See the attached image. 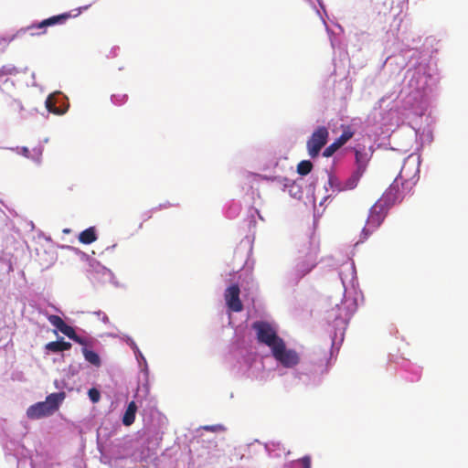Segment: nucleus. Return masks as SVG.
<instances>
[{
	"instance_id": "f257e3e1",
	"label": "nucleus",
	"mask_w": 468,
	"mask_h": 468,
	"mask_svg": "<svg viewBox=\"0 0 468 468\" xmlns=\"http://www.w3.org/2000/svg\"><path fill=\"white\" fill-rule=\"evenodd\" d=\"M414 183L405 178L404 167L400 170L399 176L395 178L389 187L383 194L382 199L388 206H392L401 202L403 198L410 193Z\"/></svg>"
},
{
	"instance_id": "f03ea898",
	"label": "nucleus",
	"mask_w": 468,
	"mask_h": 468,
	"mask_svg": "<svg viewBox=\"0 0 468 468\" xmlns=\"http://www.w3.org/2000/svg\"><path fill=\"white\" fill-rule=\"evenodd\" d=\"M65 397L63 391L48 395L45 401L37 402L27 409V417L29 419H40L52 415L58 409Z\"/></svg>"
},
{
	"instance_id": "7ed1b4c3",
	"label": "nucleus",
	"mask_w": 468,
	"mask_h": 468,
	"mask_svg": "<svg viewBox=\"0 0 468 468\" xmlns=\"http://www.w3.org/2000/svg\"><path fill=\"white\" fill-rule=\"evenodd\" d=\"M252 329L256 332L258 342L266 345L271 351L283 340L268 322L256 321L252 324Z\"/></svg>"
},
{
	"instance_id": "20e7f679",
	"label": "nucleus",
	"mask_w": 468,
	"mask_h": 468,
	"mask_svg": "<svg viewBox=\"0 0 468 468\" xmlns=\"http://www.w3.org/2000/svg\"><path fill=\"white\" fill-rule=\"evenodd\" d=\"M329 131L325 126H318L306 142V148L311 158H316L327 144Z\"/></svg>"
},
{
	"instance_id": "39448f33",
	"label": "nucleus",
	"mask_w": 468,
	"mask_h": 468,
	"mask_svg": "<svg viewBox=\"0 0 468 468\" xmlns=\"http://www.w3.org/2000/svg\"><path fill=\"white\" fill-rule=\"evenodd\" d=\"M273 357L284 367H293L300 362L298 353L293 349H287L284 341L280 343L271 351Z\"/></svg>"
},
{
	"instance_id": "423d86ee",
	"label": "nucleus",
	"mask_w": 468,
	"mask_h": 468,
	"mask_svg": "<svg viewBox=\"0 0 468 468\" xmlns=\"http://www.w3.org/2000/svg\"><path fill=\"white\" fill-rule=\"evenodd\" d=\"M72 17V15L69 12L63 13L58 16H53L43 21L33 24L27 27L25 30L30 31L31 36L41 35L45 33V28L48 27L55 26V25H62L65 24L69 18Z\"/></svg>"
},
{
	"instance_id": "0eeeda50",
	"label": "nucleus",
	"mask_w": 468,
	"mask_h": 468,
	"mask_svg": "<svg viewBox=\"0 0 468 468\" xmlns=\"http://www.w3.org/2000/svg\"><path fill=\"white\" fill-rule=\"evenodd\" d=\"M317 263L316 250L311 251L302 250L297 259L296 271L300 277H303L310 272Z\"/></svg>"
},
{
	"instance_id": "6e6552de",
	"label": "nucleus",
	"mask_w": 468,
	"mask_h": 468,
	"mask_svg": "<svg viewBox=\"0 0 468 468\" xmlns=\"http://www.w3.org/2000/svg\"><path fill=\"white\" fill-rule=\"evenodd\" d=\"M240 290L238 284H232L228 287L224 293V298L228 308L235 313L243 310V304L239 298Z\"/></svg>"
},
{
	"instance_id": "1a4fd4ad",
	"label": "nucleus",
	"mask_w": 468,
	"mask_h": 468,
	"mask_svg": "<svg viewBox=\"0 0 468 468\" xmlns=\"http://www.w3.org/2000/svg\"><path fill=\"white\" fill-rule=\"evenodd\" d=\"M378 206H374L369 212L367 225L362 229L365 239H367L371 232L377 229L384 219V216L380 211H378Z\"/></svg>"
},
{
	"instance_id": "9d476101",
	"label": "nucleus",
	"mask_w": 468,
	"mask_h": 468,
	"mask_svg": "<svg viewBox=\"0 0 468 468\" xmlns=\"http://www.w3.org/2000/svg\"><path fill=\"white\" fill-rule=\"evenodd\" d=\"M0 103L7 112H20L23 109L20 101L8 96L3 90H0Z\"/></svg>"
},
{
	"instance_id": "9b49d317",
	"label": "nucleus",
	"mask_w": 468,
	"mask_h": 468,
	"mask_svg": "<svg viewBox=\"0 0 468 468\" xmlns=\"http://www.w3.org/2000/svg\"><path fill=\"white\" fill-rule=\"evenodd\" d=\"M355 157H356V169L359 172L365 173L369 162V156L367 153L361 150H355Z\"/></svg>"
},
{
	"instance_id": "f8f14e48",
	"label": "nucleus",
	"mask_w": 468,
	"mask_h": 468,
	"mask_svg": "<svg viewBox=\"0 0 468 468\" xmlns=\"http://www.w3.org/2000/svg\"><path fill=\"white\" fill-rule=\"evenodd\" d=\"M137 411V406L134 401H131L122 417V423L125 426H131L135 420V414Z\"/></svg>"
},
{
	"instance_id": "ddd939ff",
	"label": "nucleus",
	"mask_w": 468,
	"mask_h": 468,
	"mask_svg": "<svg viewBox=\"0 0 468 468\" xmlns=\"http://www.w3.org/2000/svg\"><path fill=\"white\" fill-rule=\"evenodd\" d=\"M363 175L364 173L355 170L351 176L344 182L342 190H352L356 188Z\"/></svg>"
},
{
	"instance_id": "4468645a",
	"label": "nucleus",
	"mask_w": 468,
	"mask_h": 468,
	"mask_svg": "<svg viewBox=\"0 0 468 468\" xmlns=\"http://www.w3.org/2000/svg\"><path fill=\"white\" fill-rule=\"evenodd\" d=\"M97 239L96 229L94 227H90L79 235V240L82 244H90Z\"/></svg>"
},
{
	"instance_id": "2eb2a0df",
	"label": "nucleus",
	"mask_w": 468,
	"mask_h": 468,
	"mask_svg": "<svg viewBox=\"0 0 468 468\" xmlns=\"http://www.w3.org/2000/svg\"><path fill=\"white\" fill-rule=\"evenodd\" d=\"M342 134L335 140L338 146L345 145L355 134V131L349 125H342Z\"/></svg>"
},
{
	"instance_id": "dca6fc26",
	"label": "nucleus",
	"mask_w": 468,
	"mask_h": 468,
	"mask_svg": "<svg viewBox=\"0 0 468 468\" xmlns=\"http://www.w3.org/2000/svg\"><path fill=\"white\" fill-rule=\"evenodd\" d=\"M46 349L54 353L66 351L71 348V344L66 341H52L46 345Z\"/></svg>"
},
{
	"instance_id": "f3484780",
	"label": "nucleus",
	"mask_w": 468,
	"mask_h": 468,
	"mask_svg": "<svg viewBox=\"0 0 468 468\" xmlns=\"http://www.w3.org/2000/svg\"><path fill=\"white\" fill-rule=\"evenodd\" d=\"M82 354L85 359L90 362L91 365L99 367L101 365V358L97 353L92 350H89L87 348L82 349Z\"/></svg>"
},
{
	"instance_id": "a211bd4d",
	"label": "nucleus",
	"mask_w": 468,
	"mask_h": 468,
	"mask_svg": "<svg viewBox=\"0 0 468 468\" xmlns=\"http://www.w3.org/2000/svg\"><path fill=\"white\" fill-rule=\"evenodd\" d=\"M312 460L310 456H303V458L292 461L289 467L290 468H311Z\"/></svg>"
},
{
	"instance_id": "6ab92c4d",
	"label": "nucleus",
	"mask_w": 468,
	"mask_h": 468,
	"mask_svg": "<svg viewBox=\"0 0 468 468\" xmlns=\"http://www.w3.org/2000/svg\"><path fill=\"white\" fill-rule=\"evenodd\" d=\"M313 163L309 160H303L297 165L296 171L300 176H307L313 169Z\"/></svg>"
},
{
	"instance_id": "aec40b11",
	"label": "nucleus",
	"mask_w": 468,
	"mask_h": 468,
	"mask_svg": "<svg viewBox=\"0 0 468 468\" xmlns=\"http://www.w3.org/2000/svg\"><path fill=\"white\" fill-rule=\"evenodd\" d=\"M46 107L48 109V112H53V113H56V114H59L61 113L62 112H60V110L56 107V104H55V100H54V96L53 95H49L47 100H46Z\"/></svg>"
},
{
	"instance_id": "412c9836",
	"label": "nucleus",
	"mask_w": 468,
	"mask_h": 468,
	"mask_svg": "<svg viewBox=\"0 0 468 468\" xmlns=\"http://www.w3.org/2000/svg\"><path fill=\"white\" fill-rule=\"evenodd\" d=\"M48 320L49 321V323L54 325L58 330H60V328L63 326V324H65V322L63 321V319L58 316V315H56V314H50L48 316Z\"/></svg>"
},
{
	"instance_id": "4be33fe9",
	"label": "nucleus",
	"mask_w": 468,
	"mask_h": 468,
	"mask_svg": "<svg viewBox=\"0 0 468 468\" xmlns=\"http://www.w3.org/2000/svg\"><path fill=\"white\" fill-rule=\"evenodd\" d=\"M339 148L338 144L334 141L330 145H328L323 152V155L324 157L332 156Z\"/></svg>"
},
{
	"instance_id": "5701e85b",
	"label": "nucleus",
	"mask_w": 468,
	"mask_h": 468,
	"mask_svg": "<svg viewBox=\"0 0 468 468\" xmlns=\"http://www.w3.org/2000/svg\"><path fill=\"white\" fill-rule=\"evenodd\" d=\"M59 331L70 339H72L76 335L74 328L66 323L63 324Z\"/></svg>"
},
{
	"instance_id": "b1692460",
	"label": "nucleus",
	"mask_w": 468,
	"mask_h": 468,
	"mask_svg": "<svg viewBox=\"0 0 468 468\" xmlns=\"http://www.w3.org/2000/svg\"><path fill=\"white\" fill-rule=\"evenodd\" d=\"M88 395H89L90 399L93 403L98 402L100 400V399H101L100 391L97 388H90L89 392H88Z\"/></svg>"
},
{
	"instance_id": "393cba45",
	"label": "nucleus",
	"mask_w": 468,
	"mask_h": 468,
	"mask_svg": "<svg viewBox=\"0 0 468 468\" xmlns=\"http://www.w3.org/2000/svg\"><path fill=\"white\" fill-rule=\"evenodd\" d=\"M112 101L116 105H122L127 101L126 94H113L112 96Z\"/></svg>"
},
{
	"instance_id": "a878e982",
	"label": "nucleus",
	"mask_w": 468,
	"mask_h": 468,
	"mask_svg": "<svg viewBox=\"0 0 468 468\" xmlns=\"http://www.w3.org/2000/svg\"><path fill=\"white\" fill-rule=\"evenodd\" d=\"M12 39L13 37H0V53L7 48Z\"/></svg>"
},
{
	"instance_id": "bb28decb",
	"label": "nucleus",
	"mask_w": 468,
	"mask_h": 468,
	"mask_svg": "<svg viewBox=\"0 0 468 468\" xmlns=\"http://www.w3.org/2000/svg\"><path fill=\"white\" fill-rule=\"evenodd\" d=\"M14 71H15L14 68L3 66L2 68H0V77L5 76V75H10Z\"/></svg>"
},
{
	"instance_id": "cd10ccee",
	"label": "nucleus",
	"mask_w": 468,
	"mask_h": 468,
	"mask_svg": "<svg viewBox=\"0 0 468 468\" xmlns=\"http://www.w3.org/2000/svg\"><path fill=\"white\" fill-rule=\"evenodd\" d=\"M71 340H73L74 342H76V343H78V344H80L81 346H87L88 345V341L85 338L78 335L77 334L75 335V336Z\"/></svg>"
},
{
	"instance_id": "c85d7f7f",
	"label": "nucleus",
	"mask_w": 468,
	"mask_h": 468,
	"mask_svg": "<svg viewBox=\"0 0 468 468\" xmlns=\"http://www.w3.org/2000/svg\"><path fill=\"white\" fill-rule=\"evenodd\" d=\"M205 429H206L207 431H212V428H210V427H208V426L205 427Z\"/></svg>"
}]
</instances>
